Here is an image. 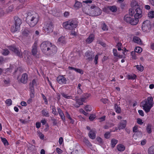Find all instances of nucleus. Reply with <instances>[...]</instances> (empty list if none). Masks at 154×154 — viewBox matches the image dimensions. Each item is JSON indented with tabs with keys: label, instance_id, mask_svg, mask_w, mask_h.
Here are the masks:
<instances>
[{
	"label": "nucleus",
	"instance_id": "f257e3e1",
	"mask_svg": "<svg viewBox=\"0 0 154 154\" xmlns=\"http://www.w3.org/2000/svg\"><path fill=\"white\" fill-rule=\"evenodd\" d=\"M43 52L47 55H52L56 53L57 48L49 42H43L40 46Z\"/></svg>",
	"mask_w": 154,
	"mask_h": 154
},
{
	"label": "nucleus",
	"instance_id": "f03ea898",
	"mask_svg": "<svg viewBox=\"0 0 154 154\" xmlns=\"http://www.w3.org/2000/svg\"><path fill=\"white\" fill-rule=\"evenodd\" d=\"M141 104L143 109L146 112H148L153 106V98L152 97H148L147 100L143 101Z\"/></svg>",
	"mask_w": 154,
	"mask_h": 154
},
{
	"label": "nucleus",
	"instance_id": "7ed1b4c3",
	"mask_svg": "<svg viewBox=\"0 0 154 154\" xmlns=\"http://www.w3.org/2000/svg\"><path fill=\"white\" fill-rule=\"evenodd\" d=\"M134 14L131 15L129 14L125 15L124 17L125 21L132 25H136L139 22V18L135 17V16H134Z\"/></svg>",
	"mask_w": 154,
	"mask_h": 154
},
{
	"label": "nucleus",
	"instance_id": "20e7f679",
	"mask_svg": "<svg viewBox=\"0 0 154 154\" xmlns=\"http://www.w3.org/2000/svg\"><path fill=\"white\" fill-rule=\"evenodd\" d=\"M39 20L38 16L28 14L26 17V21L30 27H32L36 25Z\"/></svg>",
	"mask_w": 154,
	"mask_h": 154
},
{
	"label": "nucleus",
	"instance_id": "39448f33",
	"mask_svg": "<svg viewBox=\"0 0 154 154\" xmlns=\"http://www.w3.org/2000/svg\"><path fill=\"white\" fill-rule=\"evenodd\" d=\"M89 10L87 14L91 16H97L100 15L102 13L100 9L95 5H91Z\"/></svg>",
	"mask_w": 154,
	"mask_h": 154
},
{
	"label": "nucleus",
	"instance_id": "423d86ee",
	"mask_svg": "<svg viewBox=\"0 0 154 154\" xmlns=\"http://www.w3.org/2000/svg\"><path fill=\"white\" fill-rule=\"evenodd\" d=\"M78 22L75 19H73L63 23V26L66 29L70 30L73 29L76 27Z\"/></svg>",
	"mask_w": 154,
	"mask_h": 154
},
{
	"label": "nucleus",
	"instance_id": "0eeeda50",
	"mask_svg": "<svg viewBox=\"0 0 154 154\" xmlns=\"http://www.w3.org/2000/svg\"><path fill=\"white\" fill-rule=\"evenodd\" d=\"M152 25L151 22L148 20L144 21L142 27V30L144 32H149L151 30Z\"/></svg>",
	"mask_w": 154,
	"mask_h": 154
},
{
	"label": "nucleus",
	"instance_id": "6e6552de",
	"mask_svg": "<svg viewBox=\"0 0 154 154\" xmlns=\"http://www.w3.org/2000/svg\"><path fill=\"white\" fill-rule=\"evenodd\" d=\"M57 81L58 83L62 85L69 83V79L64 77L63 75L58 76L57 77Z\"/></svg>",
	"mask_w": 154,
	"mask_h": 154
},
{
	"label": "nucleus",
	"instance_id": "1a4fd4ad",
	"mask_svg": "<svg viewBox=\"0 0 154 154\" xmlns=\"http://www.w3.org/2000/svg\"><path fill=\"white\" fill-rule=\"evenodd\" d=\"M131 5V8L129 9V13L130 15H132L133 14H134V9L138 7H139V5H138L137 3L135 0H133L132 1Z\"/></svg>",
	"mask_w": 154,
	"mask_h": 154
},
{
	"label": "nucleus",
	"instance_id": "9d476101",
	"mask_svg": "<svg viewBox=\"0 0 154 154\" xmlns=\"http://www.w3.org/2000/svg\"><path fill=\"white\" fill-rule=\"evenodd\" d=\"M43 30L45 32L47 33V34L52 32L53 31L52 23L51 22L48 23L45 26L43 27Z\"/></svg>",
	"mask_w": 154,
	"mask_h": 154
},
{
	"label": "nucleus",
	"instance_id": "9b49d317",
	"mask_svg": "<svg viewBox=\"0 0 154 154\" xmlns=\"http://www.w3.org/2000/svg\"><path fill=\"white\" fill-rule=\"evenodd\" d=\"M134 16L135 17H137V18H140L143 16V14L141 9L140 8V6L138 7L135 9H134Z\"/></svg>",
	"mask_w": 154,
	"mask_h": 154
},
{
	"label": "nucleus",
	"instance_id": "f8f14e48",
	"mask_svg": "<svg viewBox=\"0 0 154 154\" xmlns=\"http://www.w3.org/2000/svg\"><path fill=\"white\" fill-rule=\"evenodd\" d=\"M85 57H86V60L88 61H92L94 58V54L90 51H88L85 53Z\"/></svg>",
	"mask_w": 154,
	"mask_h": 154
},
{
	"label": "nucleus",
	"instance_id": "ddd939ff",
	"mask_svg": "<svg viewBox=\"0 0 154 154\" xmlns=\"http://www.w3.org/2000/svg\"><path fill=\"white\" fill-rule=\"evenodd\" d=\"M28 78L27 74L24 73L22 75L21 78L18 81L23 84H26L27 82Z\"/></svg>",
	"mask_w": 154,
	"mask_h": 154
},
{
	"label": "nucleus",
	"instance_id": "4468645a",
	"mask_svg": "<svg viewBox=\"0 0 154 154\" xmlns=\"http://www.w3.org/2000/svg\"><path fill=\"white\" fill-rule=\"evenodd\" d=\"M9 49L10 50L14 52L17 56L20 57L22 56V54L20 51L15 46H10Z\"/></svg>",
	"mask_w": 154,
	"mask_h": 154
},
{
	"label": "nucleus",
	"instance_id": "2eb2a0df",
	"mask_svg": "<svg viewBox=\"0 0 154 154\" xmlns=\"http://www.w3.org/2000/svg\"><path fill=\"white\" fill-rule=\"evenodd\" d=\"M38 46L36 42H35L32 47L31 53L34 56L36 57L37 52Z\"/></svg>",
	"mask_w": 154,
	"mask_h": 154
},
{
	"label": "nucleus",
	"instance_id": "dca6fc26",
	"mask_svg": "<svg viewBox=\"0 0 154 154\" xmlns=\"http://www.w3.org/2000/svg\"><path fill=\"white\" fill-rule=\"evenodd\" d=\"M14 24L15 26H17L20 28V25L22 23V20L18 17L15 16L14 17Z\"/></svg>",
	"mask_w": 154,
	"mask_h": 154
},
{
	"label": "nucleus",
	"instance_id": "f3484780",
	"mask_svg": "<svg viewBox=\"0 0 154 154\" xmlns=\"http://www.w3.org/2000/svg\"><path fill=\"white\" fill-rule=\"evenodd\" d=\"M117 8L115 6H108L106 7H105L103 9L104 11L108 12V11L109 10L113 12H115L117 11Z\"/></svg>",
	"mask_w": 154,
	"mask_h": 154
},
{
	"label": "nucleus",
	"instance_id": "a211bd4d",
	"mask_svg": "<svg viewBox=\"0 0 154 154\" xmlns=\"http://www.w3.org/2000/svg\"><path fill=\"white\" fill-rule=\"evenodd\" d=\"M126 120H123L121 121L119 124L118 128L119 130H121L124 128L126 126Z\"/></svg>",
	"mask_w": 154,
	"mask_h": 154
},
{
	"label": "nucleus",
	"instance_id": "6ab92c4d",
	"mask_svg": "<svg viewBox=\"0 0 154 154\" xmlns=\"http://www.w3.org/2000/svg\"><path fill=\"white\" fill-rule=\"evenodd\" d=\"M96 131L91 130L88 133L89 137L90 138L94 139L96 137Z\"/></svg>",
	"mask_w": 154,
	"mask_h": 154
},
{
	"label": "nucleus",
	"instance_id": "aec40b11",
	"mask_svg": "<svg viewBox=\"0 0 154 154\" xmlns=\"http://www.w3.org/2000/svg\"><path fill=\"white\" fill-rule=\"evenodd\" d=\"M94 38V35L93 34H91L86 39V42L88 43H90L93 41Z\"/></svg>",
	"mask_w": 154,
	"mask_h": 154
},
{
	"label": "nucleus",
	"instance_id": "412c9836",
	"mask_svg": "<svg viewBox=\"0 0 154 154\" xmlns=\"http://www.w3.org/2000/svg\"><path fill=\"white\" fill-rule=\"evenodd\" d=\"M68 69L70 70H74L76 72L80 73L81 74H83V72L82 70L79 69L75 68L69 66Z\"/></svg>",
	"mask_w": 154,
	"mask_h": 154
},
{
	"label": "nucleus",
	"instance_id": "4be33fe9",
	"mask_svg": "<svg viewBox=\"0 0 154 154\" xmlns=\"http://www.w3.org/2000/svg\"><path fill=\"white\" fill-rule=\"evenodd\" d=\"M57 110L61 119L63 122L65 121V116L64 115V114L60 108H58L57 109Z\"/></svg>",
	"mask_w": 154,
	"mask_h": 154
},
{
	"label": "nucleus",
	"instance_id": "5701e85b",
	"mask_svg": "<svg viewBox=\"0 0 154 154\" xmlns=\"http://www.w3.org/2000/svg\"><path fill=\"white\" fill-rule=\"evenodd\" d=\"M30 33V31L27 28L25 29L22 32L23 35L26 37L28 36Z\"/></svg>",
	"mask_w": 154,
	"mask_h": 154
},
{
	"label": "nucleus",
	"instance_id": "b1692460",
	"mask_svg": "<svg viewBox=\"0 0 154 154\" xmlns=\"http://www.w3.org/2000/svg\"><path fill=\"white\" fill-rule=\"evenodd\" d=\"M133 40L134 42L137 43L138 44L140 45L142 44L141 39L139 37H134L133 38Z\"/></svg>",
	"mask_w": 154,
	"mask_h": 154
},
{
	"label": "nucleus",
	"instance_id": "393cba45",
	"mask_svg": "<svg viewBox=\"0 0 154 154\" xmlns=\"http://www.w3.org/2000/svg\"><path fill=\"white\" fill-rule=\"evenodd\" d=\"M19 29V27H17V26H15L14 24L11 27V30L12 32L14 33L18 31Z\"/></svg>",
	"mask_w": 154,
	"mask_h": 154
},
{
	"label": "nucleus",
	"instance_id": "a878e982",
	"mask_svg": "<svg viewBox=\"0 0 154 154\" xmlns=\"http://www.w3.org/2000/svg\"><path fill=\"white\" fill-rule=\"evenodd\" d=\"M82 6V4L81 3L79 2L76 0H75V5H74V7L76 8L77 9L80 8Z\"/></svg>",
	"mask_w": 154,
	"mask_h": 154
},
{
	"label": "nucleus",
	"instance_id": "bb28decb",
	"mask_svg": "<svg viewBox=\"0 0 154 154\" xmlns=\"http://www.w3.org/2000/svg\"><path fill=\"white\" fill-rule=\"evenodd\" d=\"M114 107L116 112L118 113L121 112V109L120 107L118 106L117 104H115Z\"/></svg>",
	"mask_w": 154,
	"mask_h": 154
},
{
	"label": "nucleus",
	"instance_id": "cd10ccee",
	"mask_svg": "<svg viewBox=\"0 0 154 154\" xmlns=\"http://www.w3.org/2000/svg\"><path fill=\"white\" fill-rule=\"evenodd\" d=\"M117 149L120 151H123L125 149L124 145H117Z\"/></svg>",
	"mask_w": 154,
	"mask_h": 154
},
{
	"label": "nucleus",
	"instance_id": "c85d7f7f",
	"mask_svg": "<svg viewBox=\"0 0 154 154\" xmlns=\"http://www.w3.org/2000/svg\"><path fill=\"white\" fill-rule=\"evenodd\" d=\"M149 154H154V145L150 147L148 150Z\"/></svg>",
	"mask_w": 154,
	"mask_h": 154
},
{
	"label": "nucleus",
	"instance_id": "c756f323",
	"mask_svg": "<svg viewBox=\"0 0 154 154\" xmlns=\"http://www.w3.org/2000/svg\"><path fill=\"white\" fill-rule=\"evenodd\" d=\"M30 97L31 98H33L34 97V87H30Z\"/></svg>",
	"mask_w": 154,
	"mask_h": 154
},
{
	"label": "nucleus",
	"instance_id": "7c9ffc66",
	"mask_svg": "<svg viewBox=\"0 0 154 154\" xmlns=\"http://www.w3.org/2000/svg\"><path fill=\"white\" fill-rule=\"evenodd\" d=\"M42 113V115L44 116H46V117H49V113L47 111H46L45 110H42L41 111Z\"/></svg>",
	"mask_w": 154,
	"mask_h": 154
},
{
	"label": "nucleus",
	"instance_id": "2f4dec72",
	"mask_svg": "<svg viewBox=\"0 0 154 154\" xmlns=\"http://www.w3.org/2000/svg\"><path fill=\"white\" fill-rule=\"evenodd\" d=\"M3 51L2 54L5 56H7L9 53V51L8 49H3Z\"/></svg>",
	"mask_w": 154,
	"mask_h": 154
},
{
	"label": "nucleus",
	"instance_id": "473e14b6",
	"mask_svg": "<svg viewBox=\"0 0 154 154\" xmlns=\"http://www.w3.org/2000/svg\"><path fill=\"white\" fill-rule=\"evenodd\" d=\"M146 130L147 132L150 134L151 132V125L150 124H148L146 127Z\"/></svg>",
	"mask_w": 154,
	"mask_h": 154
},
{
	"label": "nucleus",
	"instance_id": "72a5a7b5",
	"mask_svg": "<svg viewBox=\"0 0 154 154\" xmlns=\"http://www.w3.org/2000/svg\"><path fill=\"white\" fill-rule=\"evenodd\" d=\"M101 26H102V29L103 30L105 31V30H108V26H107V25L105 23H102Z\"/></svg>",
	"mask_w": 154,
	"mask_h": 154
},
{
	"label": "nucleus",
	"instance_id": "f704fd0d",
	"mask_svg": "<svg viewBox=\"0 0 154 154\" xmlns=\"http://www.w3.org/2000/svg\"><path fill=\"white\" fill-rule=\"evenodd\" d=\"M127 77L128 79L134 80L135 79L136 76L135 74H133L131 75H128Z\"/></svg>",
	"mask_w": 154,
	"mask_h": 154
},
{
	"label": "nucleus",
	"instance_id": "c9c22d12",
	"mask_svg": "<svg viewBox=\"0 0 154 154\" xmlns=\"http://www.w3.org/2000/svg\"><path fill=\"white\" fill-rule=\"evenodd\" d=\"M5 103L7 106H10L12 104V101L11 99H8L6 100Z\"/></svg>",
	"mask_w": 154,
	"mask_h": 154
},
{
	"label": "nucleus",
	"instance_id": "e433bc0d",
	"mask_svg": "<svg viewBox=\"0 0 154 154\" xmlns=\"http://www.w3.org/2000/svg\"><path fill=\"white\" fill-rule=\"evenodd\" d=\"M37 134L41 139H43L44 137V135L42 134V133L40 132L39 131H37Z\"/></svg>",
	"mask_w": 154,
	"mask_h": 154
},
{
	"label": "nucleus",
	"instance_id": "4c0bfd02",
	"mask_svg": "<svg viewBox=\"0 0 154 154\" xmlns=\"http://www.w3.org/2000/svg\"><path fill=\"white\" fill-rule=\"evenodd\" d=\"M58 41L64 44L65 43V39L64 37L61 36L59 38Z\"/></svg>",
	"mask_w": 154,
	"mask_h": 154
},
{
	"label": "nucleus",
	"instance_id": "58836bf2",
	"mask_svg": "<svg viewBox=\"0 0 154 154\" xmlns=\"http://www.w3.org/2000/svg\"><path fill=\"white\" fill-rule=\"evenodd\" d=\"M142 51V48L138 47H136L134 50V51L138 53H141Z\"/></svg>",
	"mask_w": 154,
	"mask_h": 154
},
{
	"label": "nucleus",
	"instance_id": "ea45409f",
	"mask_svg": "<svg viewBox=\"0 0 154 154\" xmlns=\"http://www.w3.org/2000/svg\"><path fill=\"white\" fill-rule=\"evenodd\" d=\"M85 109L87 112H90L92 110V108L91 106L89 105H87L85 107Z\"/></svg>",
	"mask_w": 154,
	"mask_h": 154
},
{
	"label": "nucleus",
	"instance_id": "a19ab883",
	"mask_svg": "<svg viewBox=\"0 0 154 154\" xmlns=\"http://www.w3.org/2000/svg\"><path fill=\"white\" fill-rule=\"evenodd\" d=\"M148 17L150 18H154V11H151L149 12L148 14Z\"/></svg>",
	"mask_w": 154,
	"mask_h": 154
},
{
	"label": "nucleus",
	"instance_id": "79ce46f5",
	"mask_svg": "<svg viewBox=\"0 0 154 154\" xmlns=\"http://www.w3.org/2000/svg\"><path fill=\"white\" fill-rule=\"evenodd\" d=\"M1 140L4 144H9L8 143L5 138L1 137Z\"/></svg>",
	"mask_w": 154,
	"mask_h": 154
},
{
	"label": "nucleus",
	"instance_id": "37998d69",
	"mask_svg": "<svg viewBox=\"0 0 154 154\" xmlns=\"http://www.w3.org/2000/svg\"><path fill=\"white\" fill-rule=\"evenodd\" d=\"M36 84V82L35 79L32 80V82L29 83V87H34V86Z\"/></svg>",
	"mask_w": 154,
	"mask_h": 154
},
{
	"label": "nucleus",
	"instance_id": "c03bdc74",
	"mask_svg": "<svg viewBox=\"0 0 154 154\" xmlns=\"http://www.w3.org/2000/svg\"><path fill=\"white\" fill-rule=\"evenodd\" d=\"M136 66L137 69L139 71L142 72L143 70V66L137 65Z\"/></svg>",
	"mask_w": 154,
	"mask_h": 154
},
{
	"label": "nucleus",
	"instance_id": "a18cd8bd",
	"mask_svg": "<svg viewBox=\"0 0 154 154\" xmlns=\"http://www.w3.org/2000/svg\"><path fill=\"white\" fill-rule=\"evenodd\" d=\"M135 54L136 52L135 51H132L131 53V55L132 56V58L134 59H136L137 58Z\"/></svg>",
	"mask_w": 154,
	"mask_h": 154
},
{
	"label": "nucleus",
	"instance_id": "49530a36",
	"mask_svg": "<svg viewBox=\"0 0 154 154\" xmlns=\"http://www.w3.org/2000/svg\"><path fill=\"white\" fill-rule=\"evenodd\" d=\"M52 112L53 114H54L55 115H57L58 114L57 112L56 111V109L54 106H52Z\"/></svg>",
	"mask_w": 154,
	"mask_h": 154
},
{
	"label": "nucleus",
	"instance_id": "de8ad7c7",
	"mask_svg": "<svg viewBox=\"0 0 154 154\" xmlns=\"http://www.w3.org/2000/svg\"><path fill=\"white\" fill-rule=\"evenodd\" d=\"M61 95L64 98L66 99H69L70 96L67 95V94H65L64 93H61Z\"/></svg>",
	"mask_w": 154,
	"mask_h": 154
},
{
	"label": "nucleus",
	"instance_id": "09e8293b",
	"mask_svg": "<svg viewBox=\"0 0 154 154\" xmlns=\"http://www.w3.org/2000/svg\"><path fill=\"white\" fill-rule=\"evenodd\" d=\"M12 69L11 68H7L5 70V73L8 74L12 71Z\"/></svg>",
	"mask_w": 154,
	"mask_h": 154
},
{
	"label": "nucleus",
	"instance_id": "8fccbe9b",
	"mask_svg": "<svg viewBox=\"0 0 154 154\" xmlns=\"http://www.w3.org/2000/svg\"><path fill=\"white\" fill-rule=\"evenodd\" d=\"M113 53L114 56L115 57H117V56H118V54L117 50L115 48H114L113 49Z\"/></svg>",
	"mask_w": 154,
	"mask_h": 154
},
{
	"label": "nucleus",
	"instance_id": "3c124183",
	"mask_svg": "<svg viewBox=\"0 0 154 154\" xmlns=\"http://www.w3.org/2000/svg\"><path fill=\"white\" fill-rule=\"evenodd\" d=\"M51 120L52 122L53 125H57V122L56 120L54 118H51Z\"/></svg>",
	"mask_w": 154,
	"mask_h": 154
},
{
	"label": "nucleus",
	"instance_id": "603ef678",
	"mask_svg": "<svg viewBox=\"0 0 154 154\" xmlns=\"http://www.w3.org/2000/svg\"><path fill=\"white\" fill-rule=\"evenodd\" d=\"M98 55L97 54L95 56V57H94V62L96 65L98 63L97 60H98Z\"/></svg>",
	"mask_w": 154,
	"mask_h": 154
},
{
	"label": "nucleus",
	"instance_id": "864d4df0",
	"mask_svg": "<svg viewBox=\"0 0 154 154\" xmlns=\"http://www.w3.org/2000/svg\"><path fill=\"white\" fill-rule=\"evenodd\" d=\"M118 143V140H117L112 139L111 140V144H116Z\"/></svg>",
	"mask_w": 154,
	"mask_h": 154
},
{
	"label": "nucleus",
	"instance_id": "5fc2aeb1",
	"mask_svg": "<svg viewBox=\"0 0 154 154\" xmlns=\"http://www.w3.org/2000/svg\"><path fill=\"white\" fill-rule=\"evenodd\" d=\"M95 116L94 115H91L89 118V119L91 121H93L95 118Z\"/></svg>",
	"mask_w": 154,
	"mask_h": 154
},
{
	"label": "nucleus",
	"instance_id": "6e6d98bb",
	"mask_svg": "<svg viewBox=\"0 0 154 154\" xmlns=\"http://www.w3.org/2000/svg\"><path fill=\"white\" fill-rule=\"evenodd\" d=\"M110 133L109 132H107L105 133L104 135V137L106 139L108 138L109 137Z\"/></svg>",
	"mask_w": 154,
	"mask_h": 154
},
{
	"label": "nucleus",
	"instance_id": "4d7b16f0",
	"mask_svg": "<svg viewBox=\"0 0 154 154\" xmlns=\"http://www.w3.org/2000/svg\"><path fill=\"white\" fill-rule=\"evenodd\" d=\"M88 97H81L80 99V100L81 102H84L85 100L88 98Z\"/></svg>",
	"mask_w": 154,
	"mask_h": 154
},
{
	"label": "nucleus",
	"instance_id": "13d9d810",
	"mask_svg": "<svg viewBox=\"0 0 154 154\" xmlns=\"http://www.w3.org/2000/svg\"><path fill=\"white\" fill-rule=\"evenodd\" d=\"M137 123L141 125L143 124V122H142V120L140 118L137 119Z\"/></svg>",
	"mask_w": 154,
	"mask_h": 154
},
{
	"label": "nucleus",
	"instance_id": "bf43d9fd",
	"mask_svg": "<svg viewBox=\"0 0 154 154\" xmlns=\"http://www.w3.org/2000/svg\"><path fill=\"white\" fill-rule=\"evenodd\" d=\"M96 140L99 142L100 143H102V139L100 137H97L96 139Z\"/></svg>",
	"mask_w": 154,
	"mask_h": 154
},
{
	"label": "nucleus",
	"instance_id": "052dcab7",
	"mask_svg": "<svg viewBox=\"0 0 154 154\" xmlns=\"http://www.w3.org/2000/svg\"><path fill=\"white\" fill-rule=\"evenodd\" d=\"M41 95H42V97L43 99L44 100L45 102L47 103L46 104H47V102H48V101H47V99L46 98V97H45V95L43 94H42Z\"/></svg>",
	"mask_w": 154,
	"mask_h": 154
},
{
	"label": "nucleus",
	"instance_id": "680f3d73",
	"mask_svg": "<svg viewBox=\"0 0 154 154\" xmlns=\"http://www.w3.org/2000/svg\"><path fill=\"white\" fill-rule=\"evenodd\" d=\"M4 83L6 84H8L10 82V79H4L3 81Z\"/></svg>",
	"mask_w": 154,
	"mask_h": 154
},
{
	"label": "nucleus",
	"instance_id": "e2e57ef3",
	"mask_svg": "<svg viewBox=\"0 0 154 154\" xmlns=\"http://www.w3.org/2000/svg\"><path fill=\"white\" fill-rule=\"evenodd\" d=\"M138 112L139 114L140 115H141L142 116H144L143 112L142 110H139L138 111Z\"/></svg>",
	"mask_w": 154,
	"mask_h": 154
},
{
	"label": "nucleus",
	"instance_id": "0e129e2a",
	"mask_svg": "<svg viewBox=\"0 0 154 154\" xmlns=\"http://www.w3.org/2000/svg\"><path fill=\"white\" fill-rule=\"evenodd\" d=\"M59 142L60 144H62L63 142V138L62 137H60L59 139Z\"/></svg>",
	"mask_w": 154,
	"mask_h": 154
},
{
	"label": "nucleus",
	"instance_id": "69168bd1",
	"mask_svg": "<svg viewBox=\"0 0 154 154\" xmlns=\"http://www.w3.org/2000/svg\"><path fill=\"white\" fill-rule=\"evenodd\" d=\"M41 123L39 122H37L35 124V125L36 128H38L41 127Z\"/></svg>",
	"mask_w": 154,
	"mask_h": 154
},
{
	"label": "nucleus",
	"instance_id": "338daca9",
	"mask_svg": "<svg viewBox=\"0 0 154 154\" xmlns=\"http://www.w3.org/2000/svg\"><path fill=\"white\" fill-rule=\"evenodd\" d=\"M100 100L103 103L105 104L107 102L108 100L107 99H101Z\"/></svg>",
	"mask_w": 154,
	"mask_h": 154
},
{
	"label": "nucleus",
	"instance_id": "774afa93",
	"mask_svg": "<svg viewBox=\"0 0 154 154\" xmlns=\"http://www.w3.org/2000/svg\"><path fill=\"white\" fill-rule=\"evenodd\" d=\"M71 154H79L78 150L77 149H76L75 151H73L72 152Z\"/></svg>",
	"mask_w": 154,
	"mask_h": 154
}]
</instances>
